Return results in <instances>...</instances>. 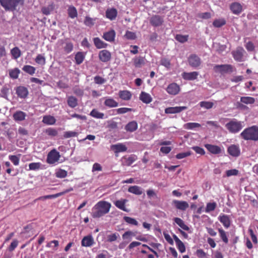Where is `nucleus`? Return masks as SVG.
I'll list each match as a JSON object with an SVG mask.
<instances>
[{
    "label": "nucleus",
    "mask_w": 258,
    "mask_h": 258,
    "mask_svg": "<svg viewBox=\"0 0 258 258\" xmlns=\"http://www.w3.org/2000/svg\"><path fill=\"white\" fill-rule=\"evenodd\" d=\"M201 124L197 122H188L183 125V128L186 130H194L197 127H200Z\"/></svg>",
    "instance_id": "obj_40"
},
{
    "label": "nucleus",
    "mask_w": 258,
    "mask_h": 258,
    "mask_svg": "<svg viewBox=\"0 0 258 258\" xmlns=\"http://www.w3.org/2000/svg\"><path fill=\"white\" fill-rule=\"evenodd\" d=\"M22 69L24 72L28 73L31 75H33L35 73L36 70L34 67L29 65L24 66Z\"/></svg>",
    "instance_id": "obj_46"
},
{
    "label": "nucleus",
    "mask_w": 258,
    "mask_h": 258,
    "mask_svg": "<svg viewBox=\"0 0 258 258\" xmlns=\"http://www.w3.org/2000/svg\"><path fill=\"white\" fill-rule=\"evenodd\" d=\"M160 63L162 66H164L166 68H170L171 63L170 60L166 58H162L160 61Z\"/></svg>",
    "instance_id": "obj_61"
},
{
    "label": "nucleus",
    "mask_w": 258,
    "mask_h": 258,
    "mask_svg": "<svg viewBox=\"0 0 258 258\" xmlns=\"http://www.w3.org/2000/svg\"><path fill=\"white\" fill-rule=\"evenodd\" d=\"M228 153L232 156L237 157L240 154L239 146L236 145H231L227 149Z\"/></svg>",
    "instance_id": "obj_11"
},
{
    "label": "nucleus",
    "mask_w": 258,
    "mask_h": 258,
    "mask_svg": "<svg viewBox=\"0 0 258 258\" xmlns=\"http://www.w3.org/2000/svg\"><path fill=\"white\" fill-rule=\"evenodd\" d=\"M9 158L15 165L17 166L19 165L20 159L17 156L10 155Z\"/></svg>",
    "instance_id": "obj_60"
},
{
    "label": "nucleus",
    "mask_w": 258,
    "mask_h": 258,
    "mask_svg": "<svg viewBox=\"0 0 258 258\" xmlns=\"http://www.w3.org/2000/svg\"><path fill=\"white\" fill-rule=\"evenodd\" d=\"M115 35L116 33L115 31L112 29L104 33L102 37L106 41H108L109 42H112L115 40Z\"/></svg>",
    "instance_id": "obj_16"
},
{
    "label": "nucleus",
    "mask_w": 258,
    "mask_h": 258,
    "mask_svg": "<svg viewBox=\"0 0 258 258\" xmlns=\"http://www.w3.org/2000/svg\"><path fill=\"white\" fill-rule=\"evenodd\" d=\"M199 104L201 107L207 109L212 108L214 105V103L210 101H201Z\"/></svg>",
    "instance_id": "obj_50"
},
{
    "label": "nucleus",
    "mask_w": 258,
    "mask_h": 258,
    "mask_svg": "<svg viewBox=\"0 0 258 258\" xmlns=\"http://www.w3.org/2000/svg\"><path fill=\"white\" fill-rule=\"evenodd\" d=\"M128 191L137 195H141L143 193L142 189L137 185L132 186L129 187Z\"/></svg>",
    "instance_id": "obj_35"
},
{
    "label": "nucleus",
    "mask_w": 258,
    "mask_h": 258,
    "mask_svg": "<svg viewBox=\"0 0 258 258\" xmlns=\"http://www.w3.org/2000/svg\"><path fill=\"white\" fill-rule=\"evenodd\" d=\"M68 13L69 16L72 18L74 19L77 17L78 13L76 8L74 6H70L68 9Z\"/></svg>",
    "instance_id": "obj_37"
},
{
    "label": "nucleus",
    "mask_w": 258,
    "mask_h": 258,
    "mask_svg": "<svg viewBox=\"0 0 258 258\" xmlns=\"http://www.w3.org/2000/svg\"><path fill=\"white\" fill-rule=\"evenodd\" d=\"M214 69L216 71H219L221 73H227L228 72L232 71V67L230 64H222L216 65Z\"/></svg>",
    "instance_id": "obj_19"
},
{
    "label": "nucleus",
    "mask_w": 258,
    "mask_h": 258,
    "mask_svg": "<svg viewBox=\"0 0 258 258\" xmlns=\"http://www.w3.org/2000/svg\"><path fill=\"white\" fill-rule=\"evenodd\" d=\"M98 57L101 61L107 62L110 60L111 54L108 50L103 49L99 52Z\"/></svg>",
    "instance_id": "obj_9"
},
{
    "label": "nucleus",
    "mask_w": 258,
    "mask_h": 258,
    "mask_svg": "<svg viewBox=\"0 0 258 258\" xmlns=\"http://www.w3.org/2000/svg\"><path fill=\"white\" fill-rule=\"evenodd\" d=\"M105 106L109 107H117L118 105V103L112 98H107L104 101Z\"/></svg>",
    "instance_id": "obj_39"
},
{
    "label": "nucleus",
    "mask_w": 258,
    "mask_h": 258,
    "mask_svg": "<svg viewBox=\"0 0 258 258\" xmlns=\"http://www.w3.org/2000/svg\"><path fill=\"white\" fill-rule=\"evenodd\" d=\"M180 90L179 86L175 83L169 84L166 88V91L171 95H176Z\"/></svg>",
    "instance_id": "obj_15"
},
{
    "label": "nucleus",
    "mask_w": 258,
    "mask_h": 258,
    "mask_svg": "<svg viewBox=\"0 0 258 258\" xmlns=\"http://www.w3.org/2000/svg\"><path fill=\"white\" fill-rule=\"evenodd\" d=\"M35 62L40 65H44L45 64V58L42 54H38L35 58Z\"/></svg>",
    "instance_id": "obj_51"
},
{
    "label": "nucleus",
    "mask_w": 258,
    "mask_h": 258,
    "mask_svg": "<svg viewBox=\"0 0 258 258\" xmlns=\"http://www.w3.org/2000/svg\"><path fill=\"white\" fill-rule=\"evenodd\" d=\"M240 137L246 141H258V126L253 125L245 128L240 134Z\"/></svg>",
    "instance_id": "obj_2"
},
{
    "label": "nucleus",
    "mask_w": 258,
    "mask_h": 258,
    "mask_svg": "<svg viewBox=\"0 0 258 258\" xmlns=\"http://www.w3.org/2000/svg\"><path fill=\"white\" fill-rule=\"evenodd\" d=\"M26 114L22 111H17L13 114L14 119L16 121H23L25 119Z\"/></svg>",
    "instance_id": "obj_29"
},
{
    "label": "nucleus",
    "mask_w": 258,
    "mask_h": 258,
    "mask_svg": "<svg viewBox=\"0 0 258 258\" xmlns=\"http://www.w3.org/2000/svg\"><path fill=\"white\" fill-rule=\"evenodd\" d=\"M93 42L95 46L98 49L104 48L107 46V44L104 42L99 37L94 38Z\"/></svg>",
    "instance_id": "obj_26"
},
{
    "label": "nucleus",
    "mask_w": 258,
    "mask_h": 258,
    "mask_svg": "<svg viewBox=\"0 0 258 258\" xmlns=\"http://www.w3.org/2000/svg\"><path fill=\"white\" fill-rule=\"evenodd\" d=\"M22 0H0V4L6 11H14Z\"/></svg>",
    "instance_id": "obj_4"
},
{
    "label": "nucleus",
    "mask_w": 258,
    "mask_h": 258,
    "mask_svg": "<svg viewBox=\"0 0 258 258\" xmlns=\"http://www.w3.org/2000/svg\"><path fill=\"white\" fill-rule=\"evenodd\" d=\"M137 157L135 155H131L127 157H123V164L126 166L131 165L136 160Z\"/></svg>",
    "instance_id": "obj_27"
},
{
    "label": "nucleus",
    "mask_w": 258,
    "mask_h": 258,
    "mask_svg": "<svg viewBox=\"0 0 258 258\" xmlns=\"http://www.w3.org/2000/svg\"><path fill=\"white\" fill-rule=\"evenodd\" d=\"M126 202V200H117L114 202V205L118 209L125 212H128V210L125 208V204Z\"/></svg>",
    "instance_id": "obj_31"
},
{
    "label": "nucleus",
    "mask_w": 258,
    "mask_h": 258,
    "mask_svg": "<svg viewBox=\"0 0 258 258\" xmlns=\"http://www.w3.org/2000/svg\"><path fill=\"white\" fill-rule=\"evenodd\" d=\"M135 233L131 231H127L125 232L122 235V237L124 240H127L128 242L131 240L132 237L135 236Z\"/></svg>",
    "instance_id": "obj_44"
},
{
    "label": "nucleus",
    "mask_w": 258,
    "mask_h": 258,
    "mask_svg": "<svg viewBox=\"0 0 258 258\" xmlns=\"http://www.w3.org/2000/svg\"><path fill=\"white\" fill-rule=\"evenodd\" d=\"M56 120L55 118L50 115H46L43 117L42 122L46 124L52 125L55 123Z\"/></svg>",
    "instance_id": "obj_34"
},
{
    "label": "nucleus",
    "mask_w": 258,
    "mask_h": 258,
    "mask_svg": "<svg viewBox=\"0 0 258 258\" xmlns=\"http://www.w3.org/2000/svg\"><path fill=\"white\" fill-rule=\"evenodd\" d=\"M125 36L127 39L130 40H134L136 38L135 33L129 31L126 32Z\"/></svg>",
    "instance_id": "obj_62"
},
{
    "label": "nucleus",
    "mask_w": 258,
    "mask_h": 258,
    "mask_svg": "<svg viewBox=\"0 0 258 258\" xmlns=\"http://www.w3.org/2000/svg\"><path fill=\"white\" fill-rule=\"evenodd\" d=\"M60 157L59 153L56 150L53 149L48 153L47 157V162L49 164H54L59 160Z\"/></svg>",
    "instance_id": "obj_6"
},
{
    "label": "nucleus",
    "mask_w": 258,
    "mask_h": 258,
    "mask_svg": "<svg viewBox=\"0 0 258 258\" xmlns=\"http://www.w3.org/2000/svg\"><path fill=\"white\" fill-rule=\"evenodd\" d=\"M172 205L178 210L185 211L189 207L187 202L183 201L173 200Z\"/></svg>",
    "instance_id": "obj_10"
},
{
    "label": "nucleus",
    "mask_w": 258,
    "mask_h": 258,
    "mask_svg": "<svg viewBox=\"0 0 258 258\" xmlns=\"http://www.w3.org/2000/svg\"><path fill=\"white\" fill-rule=\"evenodd\" d=\"M225 127L230 133L236 134L242 128L243 126L241 121L232 119L225 124Z\"/></svg>",
    "instance_id": "obj_3"
},
{
    "label": "nucleus",
    "mask_w": 258,
    "mask_h": 258,
    "mask_svg": "<svg viewBox=\"0 0 258 258\" xmlns=\"http://www.w3.org/2000/svg\"><path fill=\"white\" fill-rule=\"evenodd\" d=\"M117 15V11L115 8L107 9L105 12L106 17L111 21L116 19Z\"/></svg>",
    "instance_id": "obj_20"
},
{
    "label": "nucleus",
    "mask_w": 258,
    "mask_h": 258,
    "mask_svg": "<svg viewBox=\"0 0 258 258\" xmlns=\"http://www.w3.org/2000/svg\"><path fill=\"white\" fill-rule=\"evenodd\" d=\"M74 45L70 41H66L63 43V49L65 53H69L73 50Z\"/></svg>",
    "instance_id": "obj_36"
},
{
    "label": "nucleus",
    "mask_w": 258,
    "mask_h": 258,
    "mask_svg": "<svg viewBox=\"0 0 258 258\" xmlns=\"http://www.w3.org/2000/svg\"><path fill=\"white\" fill-rule=\"evenodd\" d=\"M163 22V19L162 17L159 15H154L150 20V24L155 27L161 26Z\"/></svg>",
    "instance_id": "obj_17"
},
{
    "label": "nucleus",
    "mask_w": 258,
    "mask_h": 258,
    "mask_svg": "<svg viewBox=\"0 0 258 258\" xmlns=\"http://www.w3.org/2000/svg\"><path fill=\"white\" fill-rule=\"evenodd\" d=\"M240 101L245 104H252L255 102V99L251 97H241Z\"/></svg>",
    "instance_id": "obj_43"
},
{
    "label": "nucleus",
    "mask_w": 258,
    "mask_h": 258,
    "mask_svg": "<svg viewBox=\"0 0 258 258\" xmlns=\"http://www.w3.org/2000/svg\"><path fill=\"white\" fill-rule=\"evenodd\" d=\"M20 71L19 69L15 68L9 71V75L11 78L16 79L18 78Z\"/></svg>",
    "instance_id": "obj_48"
},
{
    "label": "nucleus",
    "mask_w": 258,
    "mask_h": 258,
    "mask_svg": "<svg viewBox=\"0 0 258 258\" xmlns=\"http://www.w3.org/2000/svg\"><path fill=\"white\" fill-rule=\"evenodd\" d=\"M11 53L14 59H17L21 55V50L18 47H15L11 49Z\"/></svg>",
    "instance_id": "obj_42"
},
{
    "label": "nucleus",
    "mask_w": 258,
    "mask_h": 258,
    "mask_svg": "<svg viewBox=\"0 0 258 258\" xmlns=\"http://www.w3.org/2000/svg\"><path fill=\"white\" fill-rule=\"evenodd\" d=\"M205 147L206 149L213 154H219L222 152L221 148L216 145L211 144H205Z\"/></svg>",
    "instance_id": "obj_18"
},
{
    "label": "nucleus",
    "mask_w": 258,
    "mask_h": 258,
    "mask_svg": "<svg viewBox=\"0 0 258 258\" xmlns=\"http://www.w3.org/2000/svg\"><path fill=\"white\" fill-rule=\"evenodd\" d=\"M188 38V35H182L181 34H177L175 36V39L181 43H184L187 41Z\"/></svg>",
    "instance_id": "obj_53"
},
{
    "label": "nucleus",
    "mask_w": 258,
    "mask_h": 258,
    "mask_svg": "<svg viewBox=\"0 0 258 258\" xmlns=\"http://www.w3.org/2000/svg\"><path fill=\"white\" fill-rule=\"evenodd\" d=\"M45 132L47 135L51 137H55L58 134L57 131L53 128H48L45 130Z\"/></svg>",
    "instance_id": "obj_57"
},
{
    "label": "nucleus",
    "mask_w": 258,
    "mask_h": 258,
    "mask_svg": "<svg viewBox=\"0 0 258 258\" xmlns=\"http://www.w3.org/2000/svg\"><path fill=\"white\" fill-rule=\"evenodd\" d=\"M244 52V49L241 47H239L235 50L232 52V54L235 60L242 61L243 60V57Z\"/></svg>",
    "instance_id": "obj_8"
},
{
    "label": "nucleus",
    "mask_w": 258,
    "mask_h": 258,
    "mask_svg": "<svg viewBox=\"0 0 258 258\" xmlns=\"http://www.w3.org/2000/svg\"><path fill=\"white\" fill-rule=\"evenodd\" d=\"M239 173V171L236 169H230L226 171V176L230 177L231 176H236Z\"/></svg>",
    "instance_id": "obj_59"
},
{
    "label": "nucleus",
    "mask_w": 258,
    "mask_h": 258,
    "mask_svg": "<svg viewBox=\"0 0 258 258\" xmlns=\"http://www.w3.org/2000/svg\"><path fill=\"white\" fill-rule=\"evenodd\" d=\"M199 75L198 72H192L189 73L183 72L182 77L183 79L188 81H192L197 79Z\"/></svg>",
    "instance_id": "obj_21"
},
{
    "label": "nucleus",
    "mask_w": 258,
    "mask_h": 258,
    "mask_svg": "<svg viewBox=\"0 0 258 258\" xmlns=\"http://www.w3.org/2000/svg\"><path fill=\"white\" fill-rule=\"evenodd\" d=\"M218 219L226 228H228L230 227L231 222L229 216L221 214L219 216Z\"/></svg>",
    "instance_id": "obj_23"
},
{
    "label": "nucleus",
    "mask_w": 258,
    "mask_h": 258,
    "mask_svg": "<svg viewBox=\"0 0 258 258\" xmlns=\"http://www.w3.org/2000/svg\"><path fill=\"white\" fill-rule=\"evenodd\" d=\"M230 9L233 14L239 15L242 11V6L239 3L234 2L230 5Z\"/></svg>",
    "instance_id": "obj_13"
},
{
    "label": "nucleus",
    "mask_w": 258,
    "mask_h": 258,
    "mask_svg": "<svg viewBox=\"0 0 258 258\" xmlns=\"http://www.w3.org/2000/svg\"><path fill=\"white\" fill-rule=\"evenodd\" d=\"M94 243V239L92 235L85 236L82 240L81 244L83 246L90 247Z\"/></svg>",
    "instance_id": "obj_22"
},
{
    "label": "nucleus",
    "mask_w": 258,
    "mask_h": 258,
    "mask_svg": "<svg viewBox=\"0 0 258 258\" xmlns=\"http://www.w3.org/2000/svg\"><path fill=\"white\" fill-rule=\"evenodd\" d=\"M140 99L145 103L148 104L152 101V97L150 95L144 92H142L140 95Z\"/></svg>",
    "instance_id": "obj_30"
},
{
    "label": "nucleus",
    "mask_w": 258,
    "mask_h": 258,
    "mask_svg": "<svg viewBox=\"0 0 258 258\" xmlns=\"http://www.w3.org/2000/svg\"><path fill=\"white\" fill-rule=\"evenodd\" d=\"M90 115L94 118L99 119H103L104 117V114L103 113L99 112L95 109H93L91 111Z\"/></svg>",
    "instance_id": "obj_41"
},
{
    "label": "nucleus",
    "mask_w": 258,
    "mask_h": 258,
    "mask_svg": "<svg viewBox=\"0 0 258 258\" xmlns=\"http://www.w3.org/2000/svg\"><path fill=\"white\" fill-rule=\"evenodd\" d=\"M78 133L74 131H68L64 133L63 137L65 138H70L77 137Z\"/></svg>",
    "instance_id": "obj_58"
},
{
    "label": "nucleus",
    "mask_w": 258,
    "mask_h": 258,
    "mask_svg": "<svg viewBox=\"0 0 258 258\" xmlns=\"http://www.w3.org/2000/svg\"><path fill=\"white\" fill-rule=\"evenodd\" d=\"M84 23L86 26L91 27L94 24V20L89 16H86Z\"/></svg>",
    "instance_id": "obj_54"
},
{
    "label": "nucleus",
    "mask_w": 258,
    "mask_h": 258,
    "mask_svg": "<svg viewBox=\"0 0 258 258\" xmlns=\"http://www.w3.org/2000/svg\"><path fill=\"white\" fill-rule=\"evenodd\" d=\"M187 61L189 65L195 69L200 67L202 63L201 59L196 54H190L187 58Z\"/></svg>",
    "instance_id": "obj_5"
},
{
    "label": "nucleus",
    "mask_w": 258,
    "mask_h": 258,
    "mask_svg": "<svg viewBox=\"0 0 258 258\" xmlns=\"http://www.w3.org/2000/svg\"><path fill=\"white\" fill-rule=\"evenodd\" d=\"M146 59L142 56L136 57L133 59L134 66L136 68H141L145 64Z\"/></svg>",
    "instance_id": "obj_24"
},
{
    "label": "nucleus",
    "mask_w": 258,
    "mask_h": 258,
    "mask_svg": "<svg viewBox=\"0 0 258 258\" xmlns=\"http://www.w3.org/2000/svg\"><path fill=\"white\" fill-rule=\"evenodd\" d=\"M14 90L18 97L21 99H25L28 95V90L24 86H19L15 88Z\"/></svg>",
    "instance_id": "obj_7"
},
{
    "label": "nucleus",
    "mask_w": 258,
    "mask_h": 258,
    "mask_svg": "<svg viewBox=\"0 0 258 258\" xmlns=\"http://www.w3.org/2000/svg\"><path fill=\"white\" fill-rule=\"evenodd\" d=\"M119 97L123 100H129L131 99L132 94L128 90H121L118 93Z\"/></svg>",
    "instance_id": "obj_25"
},
{
    "label": "nucleus",
    "mask_w": 258,
    "mask_h": 258,
    "mask_svg": "<svg viewBox=\"0 0 258 258\" xmlns=\"http://www.w3.org/2000/svg\"><path fill=\"white\" fill-rule=\"evenodd\" d=\"M187 108L186 106H175L166 108L165 112L167 114H174L180 113Z\"/></svg>",
    "instance_id": "obj_12"
},
{
    "label": "nucleus",
    "mask_w": 258,
    "mask_h": 258,
    "mask_svg": "<svg viewBox=\"0 0 258 258\" xmlns=\"http://www.w3.org/2000/svg\"><path fill=\"white\" fill-rule=\"evenodd\" d=\"M217 204L216 202L208 203L205 209V212L206 213H209L210 212L213 211L215 210Z\"/></svg>",
    "instance_id": "obj_45"
},
{
    "label": "nucleus",
    "mask_w": 258,
    "mask_h": 258,
    "mask_svg": "<svg viewBox=\"0 0 258 258\" xmlns=\"http://www.w3.org/2000/svg\"><path fill=\"white\" fill-rule=\"evenodd\" d=\"M111 150L113 151L115 153L125 152L127 150V147L122 143H117L116 144L112 145L110 146Z\"/></svg>",
    "instance_id": "obj_14"
},
{
    "label": "nucleus",
    "mask_w": 258,
    "mask_h": 258,
    "mask_svg": "<svg viewBox=\"0 0 258 258\" xmlns=\"http://www.w3.org/2000/svg\"><path fill=\"white\" fill-rule=\"evenodd\" d=\"M138 128V124L136 121H132L128 123L125 126L126 131L133 132Z\"/></svg>",
    "instance_id": "obj_32"
},
{
    "label": "nucleus",
    "mask_w": 258,
    "mask_h": 258,
    "mask_svg": "<svg viewBox=\"0 0 258 258\" xmlns=\"http://www.w3.org/2000/svg\"><path fill=\"white\" fill-rule=\"evenodd\" d=\"M176 246L181 253H183L185 251V247L184 243L181 241H179L176 243Z\"/></svg>",
    "instance_id": "obj_64"
},
{
    "label": "nucleus",
    "mask_w": 258,
    "mask_h": 258,
    "mask_svg": "<svg viewBox=\"0 0 258 258\" xmlns=\"http://www.w3.org/2000/svg\"><path fill=\"white\" fill-rule=\"evenodd\" d=\"M68 172L67 171L63 169H59L56 170L55 175L58 178H64L67 176Z\"/></svg>",
    "instance_id": "obj_49"
},
{
    "label": "nucleus",
    "mask_w": 258,
    "mask_h": 258,
    "mask_svg": "<svg viewBox=\"0 0 258 258\" xmlns=\"http://www.w3.org/2000/svg\"><path fill=\"white\" fill-rule=\"evenodd\" d=\"M226 24V21L224 19H216L213 22V25L216 28H219Z\"/></svg>",
    "instance_id": "obj_47"
},
{
    "label": "nucleus",
    "mask_w": 258,
    "mask_h": 258,
    "mask_svg": "<svg viewBox=\"0 0 258 258\" xmlns=\"http://www.w3.org/2000/svg\"><path fill=\"white\" fill-rule=\"evenodd\" d=\"M124 220L127 223L134 225H138V221L134 218L125 216L123 217Z\"/></svg>",
    "instance_id": "obj_55"
},
{
    "label": "nucleus",
    "mask_w": 258,
    "mask_h": 258,
    "mask_svg": "<svg viewBox=\"0 0 258 258\" xmlns=\"http://www.w3.org/2000/svg\"><path fill=\"white\" fill-rule=\"evenodd\" d=\"M111 207L110 203L100 201L92 208L91 215L94 218H100L109 212Z\"/></svg>",
    "instance_id": "obj_1"
},
{
    "label": "nucleus",
    "mask_w": 258,
    "mask_h": 258,
    "mask_svg": "<svg viewBox=\"0 0 258 258\" xmlns=\"http://www.w3.org/2000/svg\"><path fill=\"white\" fill-rule=\"evenodd\" d=\"M67 103L70 107L75 108L78 105V100L75 97L70 96L68 97Z\"/></svg>",
    "instance_id": "obj_33"
},
{
    "label": "nucleus",
    "mask_w": 258,
    "mask_h": 258,
    "mask_svg": "<svg viewBox=\"0 0 258 258\" xmlns=\"http://www.w3.org/2000/svg\"><path fill=\"white\" fill-rule=\"evenodd\" d=\"M132 110V108L126 107L119 108L116 109V111L117 114H124L129 111H131Z\"/></svg>",
    "instance_id": "obj_63"
},
{
    "label": "nucleus",
    "mask_w": 258,
    "mask_h": 258,
    "mask_svg": "<svg viewBox=\"0 0 258 258\" xmlns=\"http://www.w3.org/2000/svg\"><path fill=\"white\" fill-rule=\"evenodd\" d=\"M220 236L223 241L227 243L228 242V239L227 238L226 232L222 229L220 228L218 230Z\"/></svg>",
    "instance_id": "obj_52"
},
{
    "label": "nucleus",
    "mask_w": 258,
    "mask_h": 258,
    "mask_svg": "<svg viewBox=\"0 0 258 258\" xmlns=\"http://www.w3.org/2000/svg\"><path fill=\"white\" fill-rule=\"evenodd\" d=\"M173 220L176 224L184 230L187 231L190 230L189 227L184 223V222L181 219L176 217L174 218Z\"/></svg>",
    "instance_id": "obj_28"
},
{
    "label": "nucleus",
    "mask_w": 258,
    "mask_h": 258,
    "mask_svg": "<svg viewBox=\"0 0 258 258\" xmlns=\"http://www.w3.org/2000/svg\"><path fill=\"white\" fill-rule=\"evenodd\" d=\"M85 59V55L82 52H78L76 53L75 57L76 63L77 64L82 63Z\"/></svg>",
    "instance_id": "obj_38"
},
{
    "label": "nucleus",
    "mask_w": 258,
    "mask_h": 258,
    "mask_svg": "<svg viewBox=\"0 0 258 258\" xmlns=\"http://www.w3.org/2000/svg\"><path fill=\"white\" fill-rule=\"evenodd\" d=\"M41 163L39 162H33L29 164V170H37L40 169Z\"/></svg>",
    "instance_id": "obj_56"
}]
</instances>
